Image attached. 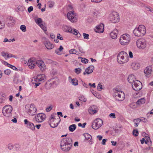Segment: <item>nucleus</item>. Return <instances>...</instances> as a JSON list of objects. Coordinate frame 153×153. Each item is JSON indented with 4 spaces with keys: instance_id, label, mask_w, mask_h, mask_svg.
Segmentation results:
<instances>
[{
    "instance_id": "nucleus-1",
    "label": "nucleus",
    "mask_w": 153,
    "mask_h": 153,
    "mask_svg": "<svg viewBox=\"0 0 153 153\" xmlns=\"http://www.w3.org/2000/svg\"><path fill=\"white\" fill-rule=\"evenodd\" d=\"M128 58L127 53L124 51L120 52L117 57V61L120 64H123L127 62L128 60Z\"/></svg>"
},
{
    "instance_id": "nucleus-2",
    "label": "nucleus",
    "mask_w": 153,
    "mask_h": 153,
    "mask_svg": "<svg viewBox=\"0 0 153 153\" xmlns=\"http://www.w3.org/2000/svg\"><path fill=\"white\" fill-rule=\"evenodd\" d=\"M133 33L135 36H143L146 33L145 26L141 25L138 27L136 28L133 30Z\"/></svg>"
},
{
    "instance_id": "nucleus-3",
    "label": "nucleus",
    "mask_w": 153,
    "mask_h": 153,
    "mask_svg": "<svg viewBox=\"0 0 153 153\" xmlns=\"http://www.w3.org/2000/svg\"><path fill=\"white\" fill-rule=\"evenodd\" d=\"M131 39L130 36L128 34H124L120 37L119 41L120 44L123 45H128Z\"/></svg>"
},
{
    "instance_id": "nucleus-4",
    "label": "nucleus",
    "mask_w": 153,
    "mask_h": 153,
    "mask_svg": "<svg viewBox=\"0 0 153 153\" xmlns=\"http://www.w3.org/2000/svg\"><path fill=\"white\" fill-rule=\"evenodd\" d=\"M63 29L65 32L72 33L76 35L78 37H80L81 36L77 30L75 29H72L71 27L65 25L63 27Z\"/></svg>"
},
{
    "instance_id": "nucleus-5",
    "label": "nucleus",
    "mask_w": 153,
    "mask_h": 153,
    "mask_svg": "<svg viewBox=\"0 0 153 153\" xmlns=\"http://www.w3.org/2000/svg\"><path fill=\"white\" fill-rule=\"evenodd\" d=\"M12 107L10 105H5L3 108L2 112L4 116L8 117L11 116Z\"/></svg>"
},
{
    "instance_id": "nucleus-6",
    "label": "nucleus",
    "mask_w": 153,
    "mask_h": 153,
    "mask_svg": "<svg viewBox=\"0 0 153 153\" xmlns=\"http://www.w3.org/2000/svg\"><path fill=\"white\" fill-rule=\"evenodd\" d=\"M62 145L63 149L66 150V149L67 150V149H66L65 146H64V144H66L68 145V147L69 148L70 147H71L72 145L73 142L71 138L70 137H67L65 138H63L62 141Z\"/></svg>"
},
{
    "instance_id": "nucleus-7",
    "label": "nucleus",
    "mask_w": 153,
    "mask_h": 153,
    "mask_svg": "<svg viewBox=\"0 0 153 153\" xmlns=\"http://www.w3.org/2000/svg\"><path fill=\"white\" fill-rule=\"evenodd\" d=\"M103 121L102 120L97 118L92 123V127L94 129H97L102 125Z\"/></svg>"
},
{
    "instance_id": "nucleus-8",
    "label": "nucleus",
    "mask_w": 153,
    "mask_h": 153,
    "mask_svg": "<svg viewBox=\"0 0 153 153\" xmlns=\"http://www.w3.org/2000/svg\"><path fill=\"white\" fill-rule=\"evenodd\" d=\"M46 118L45 115L42 113L37 114L33 118V121L35 122L39 123L43 122Z\"/></svg>"
},
{
    "instance_id": "nucleus-9",
    "label": "nucleus",
    "mask_w": 153,
    "mask_h": 153,
    "mask_svg": "<svg viewBox=\"0 0 153 153\" xmlns=\"http://www.w3.org/2000/svg\"><path fill=\"white\" fill-rule=\"evenodd\" d=\"M109 19L111 22L114 23L119 22V17L118 14L115 12H112L110 15Z\"/></svg>"
},
{
    "instance_id": "nucleus-10",
    "label": "nucleus",
    "mask_w": 153,
    "mask_h": 153,
    "mask_svg": "<svg viewBox=\"0 0 153 153\" xmlns=\"http://www.w3.org/2000/svg\"><path fill=\"white\" fill-rule=\"evenodd\" d=\"M67 16L70 20L72 23H75L77 21V17L74 11H70L67 13Z\"/></svg>"
},
{
    "instance_id": "nucleus-11",
    "label": "nucleus",
    "mask_w": 153,
    "mask_h": 153,
    "mask_svg": "<svg viewBox=\"0 0 153 153\" xmlns=\"http://www.w3.org/2000/svg\"><path fill=\"white\" fill-rule=\"evenodd\" d=\"M132 86L133 89L136 91H138L141 90L142 87V83L138 80H136L132 84Z\"/></svg>"
},
{
    "instance_id": "nucleus-12",
    "label": "nucleus",
    "mask_w": 153,
    "mask_h": 153,
    "mask_svg": "<svg viewBox=\"0 0 153 153\" xmlns=\"http://www.w3.org/2000/svg\"><path fill=\"white\" fill-rule=\"evenodd\" d=\"M114 97L116 100L122 101L125 99V94L123 92H120L118 93H114Z\"/></svg>"
},
{
    "instance_id": "nucleus-13",
    "label": "nucleus",
    "mask_w": 153,
    "mask_h": 153,
    "mask_svg": "<svg viewBox=\"0 0 153 153\" xmlns=\"http://www.w3.org/2000/svg\"><path fill=\"white\" fill-rule=\"evenodd\" d=\"M137 47L139 48L143 49L146 47L145 40L143 38H141L138 39L137 41Z\"/></svg>"
},
{
    "instance_id": "nucleus-14",
    "label": "nucleus",
    "mask_w": 153,
    "mask_h": 153,
    "mask_svg": "<svg viewBox=\"0 0 153 153\" xmlns=\"http://www.w3.org/2000/svg\"><path fill=\"white\" fill-rule=\"evenodd\" d=\"M35 22L45 32L47 31L46 27L44 25L45 23L42 21V19L41 18H37L35 20Z\"/></svg>"
},
{
    "instance_id": "nucleus-15",
    "label": "nucleus",
    "mask_w": 153,
    "mask_h": 153,
    "mask_svg": "<svg viewBox=\"0 0 153 153\" xmlns=\"http://www.w3.org/2000/svg\"><path fill=\"white\" fill-rule=\"evenodd\" d=\"M37 109L33 104L30 105V108L28 111V114L30 115L33 116L36 114Z\"/></svg>"
},
{
    "instance_id": "nucleus-16",
    "label": "nucleus",
    "mask_w": 153,
    "mask_h": 153,
    "mask_svg": "<svg viewBox=\"0 0 153 153\" xmlns=\"http://www.w3.org/2000/svg\"><path fill=\"white\" fill-rule=\"evenodd\" d=\"M7 25L9 27H12L15 24L16 21L12 17H9L6 22Z\"/></svg>"
},
{
    "instance_id": "nucleus-17",
    "label": "nucleus",
    "mask_w": 153,
    "mask_h": 153,
    "mask_svg": "<svg viewBox=\"0 0 153 153\" xmlns=\"http://www.w3.org/2000/svg\"><path fill=\"white\" fill-rule=\"evenodd\" d=\"M24 122L25 124L27 125V126L28 128L33 131L35 130V126L33 123L29 122L27 119H25Z\"/></svg>"
},
{
    "instance_id": "nucleus-18",
    "label": "nucleus",
    "mask_w": 153,
    "mask_h": 153,
    "mask_svg": "<svg viewBox=\"0 0 153 153\" xmlns=\"http://www.w3.org/2000/svg\"><path fill=\"white\" fill-rule=\"evenodd\" d=\"M34 79L33 80L36 82H40L44 80L45 79V76L44 74H40L37 76H34Z\"/></svg>"
},
{
    "instance_id": "nucleus-19",
    "label": "nucleus",
    "mask_w": 153,
    "mask_h": 153,
    "mask_svg": "<svg viewBox=\"0 0 153 153\" xmlns=\"http://www.w3.org/2000/svg\"><path fill=\"white\" fill-rule=\"evenodd\" d=\"M104 25L103 24H101L97 26L96 28L95 29V31L98 33H102L104 31Z\"/></svg>"
},
{
    "instance_id": "nucleus-20",
    "label": "nucleus",
    "mask_w": 153,
    "mask_h": 153,
    "mask_svg": "<svg viewBox=\"0 0 153 153\" xmlns=\"http://www.w3.org/2000/svg\"><path fill=\"white\" fill-rule=\"evenodd\" d=\"M36 65H38L42 71H43L44 70L45 65L42 61V60H38L37 62Z\"/></svg>"
},
{
    "instance_id": "nucleus-21",
    "label": "nucleus",
    "mask_w": 153,
    "mask_h": 153,
    "mask_svg": "<svg viewBox=\"0 0 153 153\" xmlns=\"http://www.w3.org/2000/svg\"><path fill=\"white\" fill-rule=\"evenodd\" d=\"M94 67L93 65H90L85 69V72L83 73V74L85 75L86 74H89L93 71Z\"/></svg>"
},
{
    "instance_id": "nucleus-22",
    "label": "nucleus",
    "mask_w": 153,
    "mask_h": 153,
    "mask_svg": "<svg viewBox=\"0 0 153 153\" xmlns=\"http://www.w3.org/2000/svg\"><path fill=\"white\" fill-rule=\"evenodd\" d=\"M46 48L48 49H51L54 47V45L49 41L46 40L44 43Z\"/></svg>"
},
{
    "instance_id": "nucleus-23",
    "label": "nucleus",
    "mask_w": 153,
    "mask_h": 153,
    "mask_svg": "<svg viewBox=\"0 0 153 153\" xmlns=\"http://www.w3.org/2000/svg\"><path fill=\"white\" fill-rule=\"evenodd\" d=\"M152 71V67L150 66L147 67L146 69L144 70V73L148 77H149Z\"/></svg>"
},
{
    "instance_id": "nucleus-24",
    "label": "nucleus",
    "mask_w": 153,
    "mask_h": 153,
    "mask_svg": "<svg viewBox=\"0 0 153 153\" xmlns=\"http://www.w3.org/2000/svg\"><path fill=\"white\" fill-rule=\"evenodd\" d=\"M95 107V106L93 105L89 108L88 112L90 114H93L97 112V111L96 110Z\"/></svg>"
},
{
    "instance_id": "nucleus-25",
    "label": "nucleus",
    "mask_w": 153,
    "mask_h": 153,
    "mask_svg": "<svg viewBox=\"0 0 153 153\" xmlns=\"http://www.w3.org/2000/svg\"><path fill=\"white\" fill-rule=\"evenodd\" d=\"M118 33V31L117 29L114 30L110 33V36L111 38L114 39H116Z\"/></svg>"
},
{
    "instance_id": "nucleus-26",
    "label": "nucleus",
    "mask_w": 153,
    "mask_h": 153,
    "mask_svg": "<svg viewBox=\"0 0 153 153\" xmlns=\"http://www.w3.org/2000/svg\"><path fill=\"white\" fill-rule=\"evenodd\" d=\"M135 79L134 75L132 74L129 75L128 78V82L129 83L132 84L135 81Z\"/></svg>"
},
{
    "instance_id": "nucleus-27",
    "label": "nucleus",
    "mask_w": 153,
    "mask_h": 153,
    "mask_svg": "<svg viewBox=\"0 0 153 153\" xmlns=\"http://www.w3.org/2000/svg\"><path fill=\"white\" fill-rule=\"evenodd\" d=\"M49 119V124L51 127L54 128L57 127L58 126L57 124H56V125H55L54 124V122H55V121H56V119Z\"/></svg>"
},
{
    "instance_id": "nucleus-28",
    "label": "nucleus",
    "mask_w": 153,
    "mask_h": 153,
    "mask_svg": "<svg viewBox=\"0 0 153 153\" xmlns=\"http://www.w3.org/2000/svg\"><path fill=\"white\" fill-rule=\"evenodd\" d=\"M145 102V99L142 98L139 99L136 102V103L137 105H140L144 104Z\"/></svg>"
},
{
    "instance_id": "nucleus-29",
    "label": "nucleus",
    "mask_w": 153,
    "mask_h": 153,
    "mask_svg": "<svg viewBox=\"0 0 153 153\" xmlns=\"http://www.w3.org/2000/svg\"><path fill=\"white\" fill-rule=\"evenodd\" d=\"M131 66L134 70H137L139 68L140 65L139 63L134 62L132 63Z\"/></svg>"
},
{
    "instance_id": "nucleus-30",
    "label": "nucleus",
    "mask_w": 153,
    "mask_h": 153,
    "mask_svg": "<svg viewBox=\"0 0 153 153\" xmlns=\"http://www.w3.org/2000/svg\"><path fill=\"white\" fill-rule=\"evenodd\" d=\"M32 59H30L28 60V63L30 64L31 65H33L34 66H35L36 65V63L37 61L35 60H33V58Z\"/></svg>"
},
{
    "instance_id": "nucleus-31",
    "label": "nucleus",
    "mask_w": 153,
    "mask_h": 153,
    "mask_svg": "<svg viewBox=\"0 0 153 153\" xmlns=\"http://www.w3.org/2000/svg\"><path fill=\"white\" fill-rule=\"evenodd\" d=\"M63 49V48L62 46V45H60L59 48L56 49L55 50V53L58 55H61V53L59 52L61 51Z\"/></svg>"
},
{
    "instance_id": "nucleus-32",
    "label": "nucleus",
    "mask_w": 153,
    "mask_h": 153,
    "mask_svg": "<svg viewBox=\"0 0 153 153\" xmlns=\"http://www.w3.org/2000/svg\"><path fill=\"white\" fill-rule=\"evenodd\" d=\"M76 128V125L74 124H72L69 126V130L71 132H73L75 130Z\"/></svg>"
},
{
    "instance_id": "nucleus-33",
    "label": "nucleus",
    "mask_w": 153,
    "mask_h": 153,
    "mask_svg": "<svg viewBox=\"0 0 153 153\" xmlns=\"http://www.w3.org/2000/svg\"><path fill=\"white\" fill-rule=\"evenodd\" d=\"M64 146H65L66 149H67V150L66 149V150H64V149H63V146H62V142H61V143L60 144V146L61 147V148L62 150H63L64 151L67 152L68 151L71 149V147H70L69 148H68V145H67L66 144H65V145H64Z\"/></svg>"
},
{
    "instance_id": "nucleus-34",
    "label": "nucleus",
    "mask_w": 153,
    "mask_h": 153,
    "mask_svg": "<svg viewBox=\"0 0 153 153\" xmlns=\"http://www.w3.org/2000/svg\"><path fill=\"white\" fill-rule=\"evenodd\" d=\"M71 82L74 85H76L78 84V80L75 78L71 79Z\"/></svg>"
},
{
    "instance_id": "nucleus-35",
    "label": "nucleus",
    "mask_w": 153,
    "mask_h": 153,
    "mask_svg": "<svg viewBox=\"0 0 153 153\" xmlns=\"http://www.w3.org/2000/svg\"><path fill=\"white\" fill-rule=\"evenodd\" d=\"M85 138L86 140H88L91 139V136L88 133H85L84 134Z\"/></svg>"
},
{
    "instance_id": "nucleus-36",
    "label": "nucleus",
    "mask_w": 153,
    "mask_h": 153,
    "mask_svg": "<svg viewBox=\"0 0 153 153\" xmlns=\"http://www.w3.org/2000/svg\"><path fill=\"white\" fill-rule=\"evenodd\" d=\"M49 7L50 8L53 7L54 4V2L52 1H49L48 3Z\"/></svg>"
},
{
    "instance_id": "nucleus-37",
    "label": "nucleus",
    "mask_w": 153,
    "mask_h": 153,
    "mask_svg": "<svg viewBox=\"0 0 153 153\" xmlns=\"http://www.w3.org/2000/svg\"><path fill=\"white\" fill-rule=\"evenodd\" d=\"M79 99L80 100L83 102H85L86 101V99L84 96L82 95L80 96L79 97Z\"/></svg>"
},
{
    "instance_id": "nucleus-38",
    "label": "nucleus",
    "mask_w": 153,
    "mask_h": 153,
    "mask_svg": "<svg viewBox=\"0 0 153 153\" xmlns=\"http://www.w3.org/2000/svg\"><path fill=\"white\" fill-rule=\"evenodd\" d=\"M138 131L137 129H134L132 131L133 134L135 136L137 137L138 135Z\"/></svg>"
},
{
    "instance_id": "nucleus-39",
    "label": "nucleus",
    "mask_w": 153,
    "mask_h": 153,
    "mask_svg": "<svg viewBox=\"0 0 153 153\" xmlns=\"http://www.w3.org/2000/svg\"><path fill=\"white\" fill-rule=\"evenodd\" d=\"M26 27L25 25H21L20 27V29L24 32L26 31Z\"/></svg>"
},
{
    "instance_id": "nucleus-40",
    "label": "nucleus",
    "mask_w": 153,
    "mask_h": 153,
    "mask_svg": "<svg viewBox=\"0 0 153 153\" xmlns=\"http://www.w3.org/2000/svg\"><path fill=\"white\" fill-rule=\"evenodd\" d=\"M142 120H143L140 119V118H138L136 119H134L133 120V122L134 123H139Z\"/></svg>"
},
{
    "instance_id": "nucleus-41",
    "label": "nucleus",
    "mask_w": 153,
    "mask_h": 153,
    "mask_svg": "<svg viewBox=\"0 0 153 153\" xmlns=\"http://www.w3.org/2000/svg\"><path fill=\"white\" fill-rule=\"evenodd\" d=\"M83 36L84 37V39H89V35L85 33H83Z\"/></svg>"
},
{
    "instance_id": "nucleus-42",
    "label": "nucleus",
    "mask_w": 153,
    "mask_h": 153,
    "mask_svg": "<svg viewBox=\"0 0 153 153\" xmlns=\"http://www.w3.org/2000/svg\"><path fill=\"white\" fill-rule=\"evenodd\" d=\"M75 73L77 74H79L81 71L82 70L79 68H76L75 69Z\"/></svg>"
},
{
    "instance_id": "nucleus-43",
    "label": "nucleus",
    "mask_w": 153,
    "mask_h": 153,
    "mask_svg": "<svg viewBox=\"0 0 153 153\" xmlns=\"http://www.w3.org/2000/svg\"><path fill=\"white\" fill-rule=\"evenodd\" d=\"M81 61L83 63L85 64L87 63L88 62V59L85 58H82Z\"/></svg>"
},
{
    "instance_id": "nucleus-44",
    "label": "nucleus",
    "mask_w": 153,
    "mask_h": 153,
    "mask_svg": "<svg viewBox=\"0 0 153 153\" xmlns=\"http://www.w3.org/2000/svg\"><path fill=\"white\" fill-rule=\"evenodd\" d=\"M69 52L70 54H76V51L75 49H72L70 50Z\"/></svg>"
},
{
    "instance_id": "nucleus-45",
    "label": "nucleus",
    "mask_w": 153,
    "mask_h": 153,
    "mask_svg": "<svg viewBox=\"0 0 153 153\" xmlns=\"http://www.w3.org/2000/svg\"><path fill=\"white\" fill-rule=\"evenodd\" d=\"M4 24L3 22H2L0 20V29H2L4 27Z\"/></svg>"
},
{
    "instance_id": "nucleus-46",
    "label": "nucleus",
    "mask_w": 153,
    "mask_h": 153,
    "mask_svg": "<svg viewBox=\"0 0 153 153\" xmlns=\"http://www.w3.org/2000/svg\"><path fill=\"white\" fill-rule=\"evenodd\" d=\"M4 73L7 75H9L10 73V71L9 69H6L4 71Z\"/></svg>"
},
{
    "instance_id": "nucleus-47",
    "label": "nucleus",
    "mask_w": 153,
    "mask_h": 153,
    "mask_svg": "<svg viewBox=\"0 0 153 153\" xmlns=\"http://www.w3.org/2000/svg\"><path fill=\"white\" fill-rule=\"evenodd\" d=\"M13 148V145L11 144H9L8 145V148L10 150L12 149Z\"/></svg>"
},
{
    "instance_id": "nucleus-48",
    "label": "nucleus",
    "mask_w": 153,
    "mask_h": 153,
    "mask_svg": "<svg viewBox=\"0 0 153 153\" xmlns=\"http://www.w3.org/2000/svg\"><path fill=\"white\" fill-rule=\"evenodd\" d=\"M24 8V7L21 6H19L17 7V9L18 10L21 11H23L24 10L23 9Z\"/></svg>"
},
{
    "instance_id": "nucleus-49",
    "label": "nucleus",
    "mask_w": 153,
    "mask_h": 153,
    "mask_svg": "<svg viewBox=\"0 0 153 153\" xmlns=\"http://www.w3.org/2000/svg\"><path fill=\"white\" fill-rule=\"evenodd\" d=\"M13 81L16 84H18L20 81L18 80L17 78H14Z\"/></svg>"
},
{
    "instance_id": "nucleus-50",
    "label": "nucleus",
    "mask_w": 153,
    "mask_h": 153,
    "mask_svg": "<svg viewBox=\"0 0 153 153\" xmlns=\"http://www.w3.org/2000/svg\"><path fill=\"white\" fill-rule=\"evenodd\" d=\"M109 116L111 118H116V115L114 113H111L109 114Z\"/></svg>"
},
{
    "instance_id": "nucleus-51",
    "label": "nucleus",
    "mask_w": 153,
    "mask_h": 153,
    "mask_svg": "<svg viewBox=\"0 0 153 153\" xmlns=\"http://www.w3.org/2000/svg\"><path fill=\"white\" fill-rule=\"evenodd\" d=\"M4 100V98L3 96L0 95V103H2Z\"/></svg>"
},
{
    "instance_id": "nucleus-52",
    "label": "nucleus",
    "mask_w": 153,
    "mask_h": 153,
    "mask_svg": "<svg viewBox=\"0 0 153 153\" xmlns=\"http://www.w3.org/2000/svg\"><path fill=\"white\" fill-rule=\"evenodd\" d=\"M145 9L147 11H150L151 12L153 13V10L151 9L150 7H146L145 8Z\"/></svg>"
},
{
    "instance_id": "nucleus-53",
    "label": "nucleus",
    "mask_w": 153,
    "mask_h": 153,
    "mask_svg": "<svg viewBox=\"0 0 153 153\" xmlns=\"http://www.w3.org/2000/svg\"><path fill=\"white\" fill-rule=\"evenodd\" d=\"M57 38L61 40H63V38L61 37V35L59 33H58L57 35Z\"/></svg>"
},
{
    "instance_id": "nucleus-54",
    "label": "nucleus",
    "mask_w": 153,
    "mask_h": 153,
    "mask_svg": "<svg viewBox=\"0 0 153 153\" xmlns=\"http://www.w3.org/2000/svg\"><path fill=\"white\" fill-rule=\"evenodd\" d=\"M8 67L11 68L14 70H16L17 69L16 68V67L15 66L10 64L9 65Z\"/></svg>"
},
{
    "instance_id": "nucleus-55",
    "label": "nucleus",
    "mask_w": 153,
    "mask_h": 153,
    "mask_svg": "<svg viewBox=\"0 0 153 153\" xmlns=\"http://www.w3.org/2000/svg\"><path fill=\"white\" fill-rule=\"evenodd\" d=\"M97 89L98 90L100 91L101 89H102V85L100 83H99L97 87Z\"/></svg>"
},
{
    "instance_id": "nucleus-56",
    "label": "nucleus",
    "mask_w": 153,
    "mask_h": 153,
    "mask_svg": "<svg viewBox=\"0 0 153 153\" xmlns=\"http://www.w3.org/2000/svg\"><path fill=\"white\" fill-rule=\"evenodd\" d=\"M1 54L4 57H6L7 58V55L8 53L4 52H2L1 53Z\"/></svg>"
},
{
    "instance_id": "nucleus-57",
    "label": "nucleus",
    "mask_w": 153,
    "mask_h": 153,
    "mask_svg": "<svg viewBox=\"0 0 153 153\" xmlns=\"http://www.w3.org/2000/svg\"><path fill=\"white\" fill-rule=\"evenodd\" d=\"M78 49L79 50V51L81 53H85V51H84L83 49L81 47H79Z\"/></svg>"
},
{
    "instance_id": "nucleus-58",
    "label": "nucleus",
    "mask_w": 153,
    "mask_h": 153,
    "mask_svg": "<svg viewBox=\"0 0 153 153\" xmlns=\"http://www.w3.org/2000/svg\"><path fill=\"white\" fill-rule=\"evenodd\" d=\"M33 9V7L32 6H30L28 8V11L29 13H30L32 11Z\"/></svg>"
},
{
    "instance_id": "nucleus-59",
    "label": "nucleus",
    "mask_w": 153,
    "mask_h": 153,
    "mask_svg": "<svg viewBox=\"0 0 153 153\" xmlns=\"http://www.w3.org/2000/svg\"><path fill=\"white\" fill-rule=\"evenodd\" d=\"M52 108V107L51 106H49V107L47 108L46 109V111L47 112L50 111Z\"/></svg>"
},
{
    "instance_id": "nucleus-60",
    "label": "nucleus",
    "mask_w": 153,
    "mask_h": 153,
    "mask_svg": "<svg viewBox=\"0 0 153 153\" xmlns=\"http://www.w3.org/2000/svg\"><path fill=\"white\" fill-rule=\"evenodd\" d=\"M102 0H91V1L92 2L99 3L101 2Z\"/></svg>"
},
{
    "instance_id": "nucleus-61",
    "label": "nucleus",
    "mask_w": 153,
    "mask_h": 153,
    "mask_svg": "<svg viewBox=\"0 0 153 153\" xmlns=\"http://www.w3.org/2000/svg\"><path fill=\"white\" fill-rule=\"evenodd\" d=\"M16 57L14 55H13L11 54H8H8L7 55V58H9V57Z\"/></svg>"
},
{
    "instance_id": "nucleus-62",
    "label": "nucleus",
    "mask_w": 153,
    "mask_h": 153,
    "mask_svg": "<svg viewBox=\"0 0 153 153\" xmlns=\"http://www.w3.org/2000/svg\"><path fill=\"white\" fill-rule=\"evenodd\" d=\"M107 139H103L102 140L101 143L103 145H105V143L107 141Z\"/></svg>"
},
{
    "instance_id": "nucleus-63",
    "label": "nucleus",
    "mask_w": 153,
    "mask_h": 153,
    "mask_svg": "<svg viewBox=\"0 0 153 153\" xmlns=\"http://www.w3.org/2000/svg\"><path fill=\"white\" fill-rule=\"evenodd\" d=\"M27 65H28V67L30 69H33L34 68V65H31L30 64L28 63H27Z\"/></svg>"
},
{
    "instance_id": "nucleus-64",
    "label": "nucleus",
    "mask_w": 153,
    "mask_h": 153,
    "mask_svg": "<svg viewBox=\"0 0 153 153\" xmlns=\"http://www.w3.org/2000/svg\"><path fill=\"white\" fill-rule=\"evenodd\" d=\"M11 121L13 123H16L17 122V120L14 117H13V119Z\"/></svg>"
}]
</instances>
